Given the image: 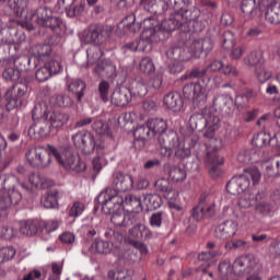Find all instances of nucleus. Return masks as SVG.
<instances>
[{
  "label": "nucleus",
  "instance_id": "nucleus-1",
  "mask_svg": "<svg viewBox=\"0 0 280 280\" xmlns=\"http://www.w3.org/2000/svg\"><path fill=\"white\" fill-rule=\"evenodd\" d=\"M161 156L171 159L174 154L177 159H189L194 154L197 159L205 156L207 152V143L200 142V137L196 133H190L180 139L174 130L165 131L158 138Z\"/></svg>",
  "mask_w": 280,
  "mask_h": 280
},
{
  "label": "nucleus",
  "instance_id": "nucleus-2",
  "mask_svg": "<svg viewBox=\"0 0 280 280\" xmlns=\"http://www.w3.org/2000/svg\"><path fill=\"white\" fill-rule=\"evenodd\" d=\"M25 156L28 165L36 170H46V167H49L52 161L51 156H54L57 163L62 165L65 170H71L77 173L86 170V164L80 160V156L73 155L70 151L62 155L60 150L51 144L34 147L26 152Z\"/></svg>",
  "mask_w": 280,
  "mask_h": 280
},
{
  "label": "nucleus",
  "instance_id": "nucleus-3",
  "mask_svg": "<svg viewBox=\"0 0 280 280\" xmlns=\"http://www.w3.org/2000/svg\"><path fill=\"white\" fill-rule=\"evenodd\" d=\"M5 3L10 8L13 16L24 19L26 23L35 19L37 25L49 27L50 30H56V27L62 25V20L54 16V11L47 7H40L33 13L27 11L30 0H0V5H5Z\"/></svg>",
  "mask_w": 280,
  "mask_h": 280
},
{
  "label": "nucleus",
  "instance_id": "nucleus-4",
  "mask_svg": "<svg viewBox=\"0 0 280 280\" xmlns=\"http://www.w3.org/2000/svg\"><path fill=\"white\" fill-rule=\"evenodd\" d=\"M110 189L102 191L95 199V202L101 205L102 211L106 214H112L110 222L114 226H132L137 222L138 217L135 213H125L121 210L124 198L118 195H112Z\"/></svg>",
  "mask_w": 280,
  "mask_h": 280
},
{
  "label": "nucleus",
  "instance_id": "nucleus-5",
  "mask_svg": "<svg viewBox=\"0 0 280 280\" xmlns=\"http://www.w3.org/2000/svg\"><path fill=\"white\" fill-rule=\"evenodd\" d=\"M213 49V42L209 37L195 38L187 42L184 46H173L166 50L168 60H178L179 62H191L198 60L206 54L209 56Z\"/></svg>",
  "mask_w": 280,
  "mask_h": 280
},
{
  "label": "nucleus",
  "instance_id": "nucleus-6",
  "mask_svg": "<svg viewBox=\"0 0 280 280\" xmlns=\"http://www.w3.org/2000/svg\"><path fill=\"white\" fill-rule=\"evenodd\" d=\"M189 126L198 132L206 129L203 137L209 140L208 145H213L214 150L222 148V141L215 138V130L220 128V117L213 113V107H205L202 113L192 114L189 118Z\"/></svg>",
  "mask_w": 280,
  "mask_h": 280
},
{
  "label": "nucleus",
  "instance_id": "nucleus-7",
  "mask_svg": "<svg viewBox=\"0 0 280 280\" xmlns=\"http://www.w3.org/2000/svg\"><path fill=\"white\" fill-rule=\"evenodd\" d=\"M182 80H198L184 85L183 95L186 100H190L194 104L207 102V86L211 82L207 68H194L190 72L182 75Z\"/></svg>",
  "mask_w": 280,
  "mask_h": 280
},
{
  "label": "nucleus",
  "instance_id": "nucleus-8",
  "mask_svg": "<svg viewBox=\"0 0 280 280\" xmlns=\"http://www.w3.org/2000/svg\"><path fill=\"white\" fill-rule=\"evenodd\" d=\"M261 270L264 268L253 255H242L235 258L233 264L230 262V273L231 280H237L235 277H246V280H261Z\"/></svg>",
  "mask_w": 280,
  "mask_h": 280
},
{
  "label": "nucleus",
  "instance_id": "nucleus-9",
  "mask_svg": "<svg viewBox=\"0 0 280 280\" xmlns=\"http://www.w3.org/2000/svg\"><path fill=\"white\" fill-rule=\"evenodd\" d=\"M144 30L142 31L140 35V42L144 46L142 48L144 50V54H150L152 51V47L154 43H160V40H165L167 36L161 30V23L152 16L144 19L142 23Z\"/></svg>",
  "mask_w": 280,
  "mask_h": 280
},
{
  "label": "nucleus",
  "instance_id": "nucleus-10",
  "mask_svg": "<svg viewBox=\"0 0 280 280\" xmlns=\"http://www.w3.org/2000/svg\"><path fill=\"white\" fill-rule=\"evenodd\" d=\"M250 180H253V185H257L261 180L259 170L252 167L245 171L243 175L233 176L226 184V191L232 196H240L250 187Z\"/></svg>",
  "mask_w": 280,
  "mask_h": 280
},
{
  "label": "nucleus",
  "instance_id": "nucleus-11",
  "mask_svg": "<svg viewBox=\"0 0 280 280\" xmlns=\"http://www.w3.org/2000/svg\"><path fill=\"white\" fill-rule=\"evenodd\" d=\"M27 43L25 31L19 30V21L11 20L0 30V45L14 46L15 51Z\"/></svg>",
  "mask_w": 280,
  "mask_h": 280
},
{
  "label": "nucleus",
  "instance_id": "nucleus-12",
  "mask_svg": "<svg viewBox=\"0 0 280 280\" xmlns=\"http://www.w3.org/2000/svg\"><path fill=\"white\" fill-rule=\"evenodd\" d=\"M113 34V28L104 24H92L81 33L83 45H104Z\"/></svg>",
  "mask_w": 280,
  "mask_h": 280
},
{
  "label": "nucleus",
  "instance_id": "nucleus-13",
  "mask_svg": "<svg viewBox=\"0 0 280 280\" xmlns=\"http://www.w3.org/2000/svg\"><path fill=\"white\" fill-rule=\"evenodd\" d=\"M25 191H31L30 185L26 183H20L16 175H1L0 176V191L7 194V196H13L14 202H21L23 200V195L19 188Z\"/></svg>",
  "mask_w": 280,
  "mask_h": 280
},
{
  "label": "nucleus",
  "instance_id": "nucleus-14",
  "mask_svg": "<svg viewBox=\"0 0 280 280\" xmlns=\"http://www.w3.org/2000/svg\"><path fill=\"white\" fill-rule=\"evenodd\" d=\"M27 85L25 83H16L9 89L4 95L7 110H14L21 108L27 101Z\"/></svg>",
  "mask_w": 280,
  "mask_h": 280
},
{
  "label": "nucleus",
  "instance_id": "nucleus-15",
  "mask_svg": "<svg viewBox=\"0 0 280 280\" xmlns=\"http://www.w3.org/2000/svg\"><path fill=\"white\" fill-rule=\"evenodd\" d=\"M206 147L207 150L205 154L197 159L198 161H200V159H205L206 156V161L210 165L209 175L211 176V178H220V176H222L223 174L222 165L224 164V159L220 158V154H218L220 148L215 149L213 148V144H206Z\"/></svg>",
  "mask_w": 280,
  "mask_h": 280
},
{
  "label": "nucleus",
  "instance_id": "nucleus-16",
  "mask_svg": "<svg viewBox=\"0 0 280 280\" xmlns=\"http://www.w3.org/2000/svg\"><path fill=\"white\" fill-rule=\"evenodd\" d=\"M71 141L83 154H93L95 152L96 143L95 136L88 130H81L72 135Z\"/></svg>",
  "mask_w": 280,
  "mask_h": 280
},
{
  "label": "nucleus",
  "instance_id": "nucleus-17",
  "mask_svg": "<svg viewBox=\"0 0 280 280\" xmlns=\"http://www.w3.org/2000/svg\"><path fill=\"white\" fill-rule=\"evenodd\" d=\"M113 231L106 232L105 235H110ZM114 237L116 238V242H106L102 240H95L91 247L90 253H93L94 255H108L109 253H113L114 248H119V244L124 242V235L119 234V232H113Z\"/></svg>",
  "mask_w": 280,
  "mask_h": 280
},
{
  "label": "nucleus",
  "instance_id": "nucleus-18",
  "mask_svg": "<svg viewBox=\"0 0 280 280\" xmlns=\"http://www.w3.org/2000/svg\"><path fill=\"white\" fill-rule=\"evenodd\" d=\"M208 108H213V114L218 112L222 115H233L235 110V101L233 96L229 94H219L213 100V106H208Z\"/></svg>",
  "mask_w": 280,
  "mask_h": 280
},
{
  "label": "nucleus",
  "instance_id": "nucleus-19",
  "mask_svg": "<svg viewBox=\"0 0 280 280\" xmlns=\"http://www.w3.org/2000/svg\"><path fill=\"white\" fill-rule=\"evenodd\" d=\"M206 71L208 73H218L221 71L223 75H229V78H237L240 71L233 65H224L222 60L210 59L206 62Z\"/></svg>",
  "mask_w": 280,
  "mask_h": 280
},
{
  "label": "nucleus",
  "instance_id": "nucleus-20",
  "mask_svg": "<svg viewBox=\"0 0 280 280\" xmlns=\"http://www.w3.org/2000/svg\"><path fill=\"white\" fill-rule=\"evenodd\" d=\"M240 223L233 219L221 222L214 230V235L219 240H231L237 235Z\"/></svg>",
  "mask_w": 280,
  "mask_h": 280
},
{
  "label": "nucleus",
  "instance_id": "nucleus-21",
  "mask_svg": "<svg viewBox=\"0 0 280 280\" xmlns=\"http://www.w3.org/2000/svg\"><path fill=\"white\" fill-rule=\"evenodd\" d=\"M114 190L109 188L112 191V196H119L118 192H126L130 191L132 187H135V179L132 178V175L129 174H121L117 173L113 180Z\"/></svg>",
  "mask_w": 280,
  "mask_h": 280
},
{
  "label": "nucleus",
  "instance_id": "nucleus-22",
  "mask_svg": "<svg viewBox=\"0 0 280 280\" xmlns=\"http://www.w3.org/2000/svg\"><path fill=\"white\" fill-rule=\"evenodd\" d=\"M132 102V92L130 89L124 86V85H118L115 88L110 95V103L114 106H128Z\"/></svg>",
  "mask_w": 280,
  "mask_h": 280
},
{
  "label": "nucleus",
  "instance_id": "nucleus-23",
  "mask_svg": "<svg viewBox=\"0 0 280 280\" xmlns=\"http://www.w3.org/2000/svg\"><path fill=\"white\" fill-rule=\"evenodd\" d=\"M200 18V11L198 8H191L188 10H182L177 13V19L182 23V27H186L185 32H189V25H196V21Z\"/></svg>",
  "mask_w": 280,
  "mask_h": 280
},
{
  "label": "nucleus",
  "instance_id": "nucleus-24",
  "mask_svg": "<svg viewBox=\"0 0 280 280\" xmlns=\"http://www.w3.org/2000/svg\"><path fill=\"white\" fill-rule=\"evenodd\" d=\"M51 132V126L46 119L35 120V122L28 128V135L32 139H43Z\"/></svg>",
  "mask_w": 280,
  "mask_h": 280
},
{
  "label": "nucleus",
  "instance_id": "nucleus-25",
  "mask_svg": "<svg viewBox=\"0 0 280 280\" xmlns=\"http://www.w3.org/2000/svg\"><path fill=\"white\" fill-rule=\"evenodd\" d=\"M164 105L168 110H173V113H180L183 110V106L185 103L183 102V96L178 92H170L164 95L163 98Z\"/></svg>",
  "mask_w": 280,
  "mask_h": 280
},
{
  "label": "nucleus",
  "instance_id": "nucleus-26",
  "mask_svg": "<svg viewBox=\"0 0 280 280\" xmlns=\"http://www.w3.org/2000/svg\"><path fill=\"white\" fill-rule=\"evenodd\" d=\"M257 102V92L254 90H247L244 94L237 95L234 101V107L238 108V110H244V108H248L250 104H255Z\"/></svg>",
  "mask_w": 280,
  "mask_h": 280
},
{
  "label": "nucleus",
  "instance_id": "nucleus-27",
  "mask_svg": "<svg viewBox=\"0 0 280 280\" xmlns=\"http://www.w3.org/2000/svg\"><path fill=\"white\" fill-rule=\"evenodd\" d=\"M127 213H133V215H139L137 213H141L143 211V202H141V197L135 195H127L125 199H122V203Z\"/></svg>",
  "mask_w": 280,
  "mask_h": 280
},
{
  "label": "nucleus",
  "instance_id": "nucleus-28",
  "mask_svg": "<svg viewBox=\"0 0 280 280\" xmlns=\"http://www.w3.org/2000/svg\"><path fill=\"white\" fill-rule=\"evenodd\" d=\"M118 30H120L122 34H128V32L137 34V32L141 30V23H137V15L130 13L118 24Z\"/></svg>",
  "mask_w": 280,
  "mask_h": 280
},
{
  "label": "nucleus",
  "instance_id": "nucleus-29",
  "mask_svg": "<svg viewBox=\"0 0 280 280\" xmlns=\"http://www.w3.org/2000/svg\"><path fill=\"white\" fill-rule=\"evenodd\" d=\"M94 73L101 78H113V75L117 74V66H115L110 59H103L95 66Z\"/></svg>",
  "mask_w": 280,
  "mask_h": 280
},
{
  "label": "nucleus",
  "instance_id": "nucleus-30",
  "mask_svg": "<svg viewBox=\"0 0 280 280\" xmlns=\"http://www.w3.org/2000/svg\"><path fill=\"white\" fill-rule=\"evenodd\" d=\"M179 27H183V22H180L178 13H171L160 24V28L162 30L164 35L176 32V30H179Z\"/></svg>",
  "mask_w": 280,
  "mask_h": 280
},
{
  "label": "nucleus",
  "instance_id": "nucleus-31",
  "mask_svg": "<svg viewBox=\"0 0 280 280\" xmlns=\"http://www.w3.org/2000/svg\"><path fill=\"white\" fill-rule=\"evenodd\" d=\"M265 20L270 25H280V0H275L267 5Z\"/></svg>",
  "mask_w": 280,
  "mask_h": 280
},
{
  "label": "nucleus",
  "instance_id": "nucleus-32",
  "mask_svg": "<svg viewBox=\"0 0 280 280\" xmlns=\"http://www.w3.org/2000/svg\"><path fill=\"white\" fill-rule=\"evenodd\" d=\"M12 58L15 69H18L21 73L23 71H32L33 69H36V67H38V61H34L32 63V60H34V58L27 55H22L18 57L12 56Z\"/></svg>",
  "mask_w": 280,
  "mask_h": 280
},
{
  "label": "nucleus",
  "instance_id": "nucleus-33",
  "mask_svg": "<svg viewBox=\"0 0 280 280\" xmlns=\"http://www.w3.org/2000/svg\"><path fill=\"white\" fill-rule=\"evenodd\" d=\"M266 198V194L258 191L255 196V211L259 215H262V218H266V215H270L272 213V203L270 201L264 200Z\"/></svg>",
  "mask_w": 280,
  "mask_h": 280
},
{
  "label": "nucleus",
  "instance_id": "nucleus-34",
  "mask_svg": "<svg viewBox=\"0 0 280 280\" xmlns=\"http://www.w3.org/2000/svg\"><path fill=\"white\" fill-rule=\"evenodd\" d=\"M49 56H51V45L37 44L33 47L32 57L37 62V67L40 62H45Z\"/></svg>",
  "mask_w": 280,
  "mask_h": 280
},
{
  "label": "nucleus",
  "instance_id": "nucleus-35",
  "mask_svg": "<svg viewBox=\"0 0 280 280\" xmlns=\"http://www.w3.org/2000/svg\"><path fill=\"white\" fill-rule=\"evenodd\" d=\"M222 253L219 250L214 252H201L198 255V260L203 261V264L197 269V272H202V275H207L208 268L211 267V264H213V257H220Z\"/></svg>",
  "mask_w": 280,
  "mask_h": 280
},
{
  "label": "nucleus",
  "instance_id": "nucleus-36",
  "mask_svg": "<svg viewBox=\"0 0 280 280\" xmlns=\"http://www.w3.org/2000/svg\"><path fill=\"white\" fill-rule=\"evenodd\" d=\"M129 237L132 240H152V231L143 223H138L129 229Z\"/></svg>",
  "mask_w": 280,
  "mask_h": 280
},
{
  "label": "nucleus",
  "instance_id": "nucleus-37",
  "mask_svg": "<svg viewBox=\"0 0 280 280\" xmlns=\"http://www.w3.org/2000/svg\"><path fill=\"white\" fill-rule=\"evenodd\" d=\"M47 117L50 128H62L69 121V115L60 110L50 112Z\"/></svg>",
  "mask_w": 280,
  "mask_h": 280
},
{
  "label": "nucleus",
  "instance_id": "nucleus-38",
  "mask_svg": "<svg viewBox=\"0 0 280 280\" xmlns=\"http://www.w3.org/2000/svg\"><path fill=\"white\" fill-rule=\"evenodd\" d=\"M243 62L244 65H246V67H255V69L262 67L264 62H266V59L264 58V51L262 50L250 51L243 59Z\"/></svg>",
  "mask_w": 280,
  "mask_h": 280
},
{
  "label": "nucleus",
  "instance_id": "nucleus-39",
  "mask_svg": "<svg viewBox=\"0 0 280 280\" xmlns=\"http://www.w3.org/2000/svg\"><path fill=\"white\" fill-rule=\"evenodd\" d=\"M147 124L153 138L156 137V135L161 137V135H165L167 132V121L163 120V118H151Z\"/></svg>",
  "mask_w": 280,
  "mask_h": 280
},
{
  "label": "nucleus",
  "instance_id": "nucleus-40",
  "mask_svg": "<svg viewBox=\"0 0 280 280\" xmlns=\"http://www.w3.org/2000/svg\"><path fill=\"white\" fill-rule=\"evenodd\" d=\"M198 206L205 209L208 215H215V198L213 195L207 192L201 194Z\"/></svg>",
  "mask_w": 280,
  "mask_h": 280
},
{
  "label": "nucleus",
  "instance_id": "nucleus-41",
  "mask_svg": "<svg viewBox=\"0 0 280 280\" xmlns=\"http://www.w3.org/2000/svg\"><path fill=\"white\" fill-rule=\"evenodd\" d=\"M237 161L242 165H250V163H259V153L255 149H245L237 155Z\"/></svg>",
  "mask_w": 280,
  "mask_h": 280
},
{
  "label": "nucleus",
  "instance_id": "nucleus-42",
  "mask_svg": "<svg viewBox=\"0 0 280 280\" xmlns=\"http://www.w3.org/2000/svg\"><path fill=\"white\" fill-rule=\"evenodd\" d=\"M28 182L31 185H33V187H36V189H49V187L54 185L51 179L36 173H33L28 176Z\"/></svg>",
  "mask_w": 280,
  "mask_h": 280
},
{
  "label": "nucleus",
  "instance_id": "nucleus-43",
  "mask_svg": "<svg viewBox=\"0 0 280 280\" xmlns=\"http://www.w3.org/2000/svg\"><path fill=\"white\" fill-rule=\"evenodd\" d=\"M241 3V10L246 19H253L255 16V10L257 4L261 3V0H237Z\"/></svg>",
  "mask_w": 280,
  "mask_h": 280
},
{
  "label": "nucleus",
  "instance_id": "nucleus-44",
  "mask_svg": "<svg viewBox=\"0 0 280 280\" xmlns=\"http://www.w3.org/2000/svg\"><path fill=\"white\" fill-rule=\"evenodd\" d=\"M156 191H161L164 198H172V196H178V192L172 188L168 179L160 178L155 182Z\"/></svg>",
  "mask_w": 280,
  "mask_h": 280
},
{
  "label": "nucleus",
  "instance_id": "nucleus-45",
  "mask_svg": "<svg viewBox=\"0 0 280 280\" xmlns=\"http://www.w3.org/2000/svg\"><path fill=\"white\" fill-rule=\"evenodd\" d=\"M49 107L47 106V103L39 102L35 104L33 112H32V118L33 121H40L43 119L47 120V115H49Z\"/></svg>",
  "mask_w": 280,
  "mask_h": 280
},
{
  "label": "nucleus",
  "instance_id": "nucleus-46",
  "mask_svg": "<svg viewBox=\"0 0 280 280\" xmlns=\"http://www.w3.org/2000/svg\"><path fill=\"white\" fill-rule=\"evenodd\" d=\"M85 90L86 83H84L82 80H74L68 85V91L77 95L78 102H82Z\"/></svg>",
  "mask_w": 280,
  "mask_h": 280
},
{
  "label": "nucleus",
  "instance_id": "nucleus-47",
  "mask_svg": "<svg viewBox=\"0 0 280 280\" xmlns=\"http://www.w3.org/2000/svg\"><path fill=\"white\" fill-rule=\"evenodd\" d=\"M51 106H57L58 108H69L73 105V100L67 94L54 95L49 100Z\"/></svg>",
  "mask_w": 280,
  "mask_h": 280
},
{
  "label": "nucleus",
  "instance_id": "nucleus-48",
  "mask_svg": "<svg viewBox=\"0 0 280 280\" xmlns=\"http://www.w3.org/2000/svg\"><path fill=\"white\" fill-rule=\"evenodd\" d=\"M133 139L136 141H141L144 143L145 139H154L150 126L148 122L145 125L138 126L133 131Z\"/></svg>",
  "mask_w": 280,
  "mask_h": 280
},
{
  "label": "nucleus",
  "instance_id": "nucleus-49",
  "mask_svg": "<svg viewBox=\"0 0 280 280\" xmlns=\"http://www.w3.org/2000/svg\"><path fill=\"white\" fill-rule=\"evenodd\" d=\"M143 205H145L149 211H152L154 209H161V206L163 205V199L156 194H148L144 196Z\"/></svg>",
  "mask_w": 280,
  "mask_h": 280
},
{
  "label": "nucleus",
  "instance_id": "nucleus-50",
  "mask_svg": "<svg viewBox=\"0 0 280 280\" xmlns=\"http://www.w3.org/2000/svg\"><path fill=\"white\" fill-rule=\"evenodd\" d=\"M58 190L49 191L42 197V205L45 209H56L58 207Z\"/></svg>",
  "mask_w": 280,
  "mask_h": 280
},
{
  "label": "nucleus",
  "instance_id": "nucleus-51",
  "mask_svg": "<svg viewBox=\"0 0 280 280\" xmlns=\"http://www.w3.org/2000/svg\"><path fill=\"white\" fill-rule=\"evenodd\" d=\"M129 91H131V96L145 97L148 95V85L142 81H132Z\"/></svg>",
  "mask_w": 280,
  "mask_h": 280
},
{
  "label": "nucleus",
  "instance_id": "nucleus-52",
  "mask_svg": "<svg viewBox=\"0 0 280 280\" xmlns=\"http://www.w3.org/2000/svg\"><path fill=\"white\" fill-rule=\"evenodd\" d=\"M275 141L269 133L266 132H259L256 136H254L252 143L256 148H266V145H270V142Z\"/></svg>",
  "mask_w": 280,
  "mask_h": 280
},
{
  "label": "nucleus",
  "instance_id": "nucleus-53",
  "mask_svg": "<svg viewBox=\"0 0 280 280\" xmlns=\"http://www.w3.org/2000/svg\"><path fill=\"white\" fill-rule=\"evenodd\" d=\"M170 10V4L165 0H155L153 4H151V8L147 11L150 12V14H165Z\"/></svg>",
  "mask_w": 280,
  "mask_h": 280
},
{
  "label": "nucleus",
  "instance_id": "nucleus-54",
  "mask_svg": "<svg viewBox=\"0 0 280 280\" xmlns=\"http://www.w3.org/2000/svg\"><path fill=\"white\" fill-rule=\"evenodd\" d=\"M86 56H88V67L90 65H95V62H97L103 56L102 49H100V45L89 47L86 49Z\"/></svg>",
  "mask_w": 280,
  "mask_h": 280
},
{
  "label": "nucleus",
  "instance_id": "nucleus-55",
  "mask_svg": "<svg viewBox=\"0 0 280 280\" xmlns=\"http://www.w3.org/2000/svg\"><path fill=\"white\" fill-rule=\"evenodd\" d=\"M92 130L96 132V135H105L106 137H110V127L108 122H105L102 119H95L92 124Z\"/></svg>",
  "mask_w": 280,
  "mask_h": 280
},
{
  "label": "nucleus",
  "instance_id": "nucleus-56",
  "mask_svg": "<svg viewBox=\"0 0 280 280\" xmlns=\"http://www.w3.org/2000/svg\"><path fill=\"white\" fill-rule=\"evenodd\" d=\"M85 10H86V2L80 1V2H77L73 7H70L69 9H67L66 14L70 19H73L75 16H82Z\"/></svg>",
  "mask_w": 280,
  "mask_h": 280
},
{
  "label": "nucleus",
  "instance_id": "nucleus-57",
  "mask_svg": "<svg viewBox=\"0 0 280 280\" xmlns=\"http://www.w3.org/2000/svg\"><path fill=\"white\" fill-rule=\"evenodd\" d=\"M98 95L104 104L110 102V83L108 81H101L98 84Z\"/></svg>",
  "mask_w": 280,
  "mask_h": 280
},
{
  "label": "nucleus",
  "instance_id": "nucleus-58",
  "mask_svg": "<svg viewBox=\"0 0 280 280\" xmlns=\"http://www.w3.org/2000/svg\"><path fill=\"white\" fill-rule=\"evenodd\" d=\"M168 176L175 183H183V180L187 178V172L185 171V168H182L179 166H172L170 168Z\"/></svg>",
  "mask_w": 280,
  "mask_h": 280
},
{
  "label": "nucleus",
  "instance_id": "nucleus-59",
  "mask_svg": "<svg viewBox=\"0 0 280 280\" xmlns=\"http://www.w3.org/2000/svg\"><path fill=\"white\" fill-rule=\"evenodd\" d=\"M20 201H14L13 195H8L0 191V211H8L12 205H19Z\"/></svg>",
  "mask_w": 280,
  "mask_h": 280
},
{
  "label": "nucleus",
  "instance_id": "nucleus-60",
  "mask_svg": "<svg viewBox=\"0 0 280 280\" xmlns=\"http://www.w3.org/2000/svg\"><path fill=\"white\" fill-rule=\"evenodd\" d=\"M2 78L7 82H16V80L21 79V72L16 67H8L3 70Z\"/></svg>",
  "mask_w": 280,
  "mask_h": 280
},
{
  "label": "nucleus",
  "instance_id": "nucleus-61",
  "mask_svg": "<svg viewBox=\"0 0 280 280\" xmlns=\"http://www.w3.org/2000/svg\"><path fill=\"white\" fill-rule=\"evenodd\" d=\"M190 218H192L195 222H200L203 218H213V214H208L205 208L197 205L190 210Z\"/></svg>",
  "mask_w": 280,
  "mask_h": 280
},
{
  "label": "nucleus",
  "instance_id": "nucleus-62",
  "mask_svg": "<svg viewBox=\"0 0 280 280\" xmlns=\"http://www.w3.org/2000/svg\"><path fill=\"white\" fill-rule=\"evenodd\" d=\"M139 69L141 73H147V75H150V73H154L156 68L154 67V61H152L150 57H144L139 63Z\"/></svg>",
  "mask_w": 280,
  "mask_h": 280
},
{
  "label": "nucleus",
  "instance_id": "nucleus-63",
  "mask_svg": "<svg viewBox=\"0 0 280 280\" xmlns=\"http://www.w3.org/2000/svg\"><path fill=\"white\" fill-rule=\"evenodd\" d=\"M165 218H167V213L163 212V211H158V212H154L149 222H150V225L155 228V229H161L162 224H163V221L165 220Z\"/></svg>",
  "mask_w": 280,
  "mask_h": 280
},
{
  "label": "nucleus",
  "instance_id": "nucleus-64",
  "mask_svg": "<svg viewBox=\"0 0 280 280\" xmlns=\"http://www.w3.org/2000/svg\"><path fill=\"white\" fill-rule=\"evenodd\" d=\"M223 49H233L235 47V34L231 31H225L223 33V40H222Z\"/></svg>",
  "mask_w": 280,
  "mask_h": 280
}]
</instances>
